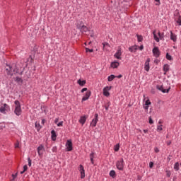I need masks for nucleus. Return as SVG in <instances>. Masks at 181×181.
<instances>
[{
	"instance_id": "obj_1",
	"label": "nucleus",
	"mask_w": 181,
	"mask_h": 181,
	"mask_svg": "<svg viewBox=\"0 0 181 181\" xmlns=\"http://www.w3.org/2000/svg\"><path fill=\"white\" fill-rule=\"evenodd\" d=\"M15 110H14V114L17 115V117H19V115H21L22 114V108L21 107V103L19 100H15Z\"/></svg>"
},
{
	"instance_id": "obj_2",
	"label": "nucleus",
	"mask_w": 181,
	"mask_h": 181,
	"mask_svg": "<svg viewBox=\"0 0 181 181\" xmlns=\"http://www.w3.org/2000/svg\"><path fill=\"white\" fill-rule=\"evenodd\" d=\"M153 39L154 40H156V42H157L158 43H159L160 40H163V33H160V31H158V35H156V30H155L154 31H153Z\"/></svg>"
},
{
	"instance_id": "obj_3",
	"label": "nucleus",
	"mask_w": 181,
	"mask_h": 181,
	"mask_svg": "<svg viewBox=\"0 0 181 181\" xmlns=\"http://www.w3.org/2000/svg\"><path fill=\"white\" fill-rule=\"evenodd\" d=\"M117 168L119 170H124V158H121L116 163Z\"/></svg>"
},
{
	"instance_id": "obj_4",
	"label": "nucleus",
	"mask_w": 181,
	"mask_h": 181,
	"mask_svg": "<svg viewBox=\"0 0 181 181\" xmlns=\"http://www.w3.org/2000/svg\"><path fill=\"white\" fill-rule=\"evenodd\" d=\"M97 122H98V114L95 113L94 119H93L90 122V127H93V128L97 126Z\"/></svg>"
},
{
	"instance_id": "obj_5",
	"label": "nucleus",
	"mask_w": 181,
	"mask_h": 181,
	"mask_svg": "<svg viewBox=\"0 0 181 181\" xmlns=\"http://www.w3.org/2000/svg\"><path fill=\"white\" fill-rule=\"evenodd\" d=\"M8 110H9V105L6 103L1 105L0 107V112H2V114H5V111H8Z\"/></svg>"
},
{
	"instance_id": "obj_6",
	"label": "nucleus",
	"mask_w": 181,
	"mask_h": 181,
	"mask_svg": "<svg viewBox=\"0 0 181 181\" xmlns=\"http://www.w3.org/2000/svg\"><path fill=\"white\" fill-rule=\"evenodd\" d=\"M37 151L39 156H43V152H45V146H43V145H40L37 147Z\"/></svg>"
},
{
	"instance_id": "obj_7",
	"label": "nucleus",
	"mask_w": 181,
	"mask_h": 181,
	"mask_svg": "<svg viewBox=\"0 0 181 181\" xmlns=\"http://www.w3.org/2000/svg\"><path fill=\"white\" fill-rule=\"evenodd\" d=\"M66 151L67 152H70L73 151V143H71V141L68 140L66 144Z\"/></svg>"
},
{
	"instance_id": "obj_8",
	"label": "nucleus",
	"mask_w": 181,
	"mask_h": 181,
	"mask_svg": "<svg viewBox=\"0 0 181 181\" xmlns=\"http://www.w3.org/2000/svg\"><path fill=\"white\" fill-rule=\"evenodd\" d=\"M78 170L81 173V179H84V177H86V172L84 170V167H83L82 165H79Z\"/></svg>"
},
{
	"instance_id": "obj_9",
	"label": "nucleus",
	"mask_w": 181,
	"mask_h": 181,
	"mask_svg": "<svg viewBox=\"0 0 181 181\" xmlns=\"http://www.w3.org/2000/svg\"><path fill=\"white\" fill-rule=\"evenodd\" d=\"M153 54L155 57H159V56H160V51H159V48H158V47H155L153 49Z\"/></svg>"
},
{
	"instance_id": "obj_10",
	"label": "nucleus",
	"mask_w": 181,
	"mask_h": 181,
	"mask_svg": "<svg viewBox=\"0 0 181 181\" xmlns=\"http://www.w3.org/2000/svg\"><path fill=\"white\" fill-rule=\"evenodd\" d=\"M122 55V51L121 49V47H119L117 51L116 52V53L115 54L114 57L116 59H119V60H121V56Z\"/></svg>"
},
{
	"instance_id": "obj_11",
	"label": "nucleus",
	"mask_w": 181,
	"mask_h": 181,
	"mask_svg": "<svg viewBox=\"0 0 181 181\" xmlns=\"http://www.w3.org/2000/svg\"><path fill=\"white\" fill-rule=\"evenodd\" d=\"M110 90H111V86H106L103 88V95H105V97H110Z\"/></svg>"
},
{
	"instance_id": "obj_12",
	"label": "nucleus",
	"mask_w": 181,
	"mask_h": 181,
	"mask_svg": "<svg viewBox=\"0 0 181 181\" xmlns=\"http://www.w3.org/2000/svg\"><path fill=\"white\" fill-rule=\"evenodd\" d=\"M163 122L162 120H159L157 124V132H160V131H163Z\"/></svg>"
},
{
	"instance_id": "obj_13",
	"label": "nucleus",
	"mask_w": 181,
	"mask_h": 181,
	"mask_svg": "<svg viewBox=\"0 0 181 181\" xmlns=\"http://www.w3.org/2000/svg\"><path fill=\"white\" fill-rule=\"evenodd\" d=\"M91 96V91L88 90L86 93V95L83 97L82 101H87Z\"/></svg>"
},
{
	"instance_id": "obj_14",
	"label": "nucleus",
	"mask_w": 181,
	"mask_h": 181,
	"mask_svg": "<svg viewBox=\"0 0 181 181\" xmlns=\"http://www.w3.org/2000/svg\"><path fill=\"white\" fill-rule=\"evenodd\" d=\"M151 62V59L148 58L147 59V60L146 61L145 64H144V70H146V71H149V63Z\"/></svg>"
},
{
	"instance_id": "obj_15",
	"label": "nucleus",
	"mask_w": 181,
	"mask_h": 181,
	"mask_svg": "<svg viewBox=\"0 0 181 181\" xmlns=\"http://www.w3.org/2000/svg\"><path fill=\"white\" fill-rule=\"evenodd\" d=\"M6 71V74H8V76H13V73L12 72V66L7 65Z\"/></svg>"
},
{
	"instance_id": "obj_16",
	"label": "nucleus",
	"mask_w": 181,
	"mask_h": 181,
	"mask_svg": "<svg viewBox=\"0 0 181 181\" xmlns=\"http://www.w3.org/2000/svg\"><path fill=\"white\" fill-rule=\"evenodd\" d=\"M156 89L159 90V91H162V93H169V89H168V90L163 89V86L157 85Z\"/></svg>"
},
{
	"instance_id": "obj_17",
	"label": "nucleus",
	"mask_w": 181,
	"mask_h": 181,
	"mask_svg": "<svg viewBox=\"0 0 181 181\" xmlns=\"http://www.w3.org/2000/svg\"><path fill=\"white\" fill-rule=\"evenodd\" d=\"M170 40H173L174 42H176L177 40V37L176 36V34L173 33V32L170 31Z\"/></svg>"
},
{
	"instance_id": "obj_18",
	"label": "nucleus",
	"mask_w": 181,
	"mask_h": 181,
	"mask_svg": "<svg viewBox=\"0 0 181 181\" xmlns=\"http://www.w3.org/2000/svg\"><path fill=\"white\" fill-rule=\"evenodd\" d=\"M129 52H131L132 53H135V52H136V50H138V48L136 47V45H134L132 47H130L129 48Z\"/></svg>"
},
{
	"instance_id": "obj_19",
	"label": "nucleus",
	"mask_w": 181,
	"mask_h": 181,
	"mask_svg": "<svg viewBox=\"0 0 181 181\" xmlns=\"http://www.w3.org/2000/svg\"><path fill=\"white\" fill-rule=\"evenodd\" d=\"M86 119H87V118H86V116L81 117V118L79 119L80 124H82V125H84V124H86Z\"/></svg>"
},
{
	"instance_id": "obj_20",
	"label": "nucleus",
	"mask_w": 181,
	"mask_h": 181,
	"mask_svg": "<svg viewBox=\"0 0 181 181\" xmlns=\"http://www.w3.org/2000/svg\"><path fill=\"white\" fill-rule=\"evenodd\" d=\"M119 66V63L118 62H114L111 63V67L112 69H117Z\"/></svg>"
},
{
	"instance_id": "obj_21",
	"label": "nucleus",
	"mask_w": 181,
	"mask_h": 181,
	"mask_svg": "<svg viewBox=\"0 0 181 181\" xmlns=\"http://www.w3.org/2000/svg\"><path fill=\"white\" fill-rule=\"evenodd\" d=\"M169 69H170V66H169V64H165L163 66V71H164V74H166V73H168V71H169Z\"/></svg>"
},
{
	"instance_id": "obj_22",
	"label": "nucleus",
	"mask_w": 181,
	"mask_h": 181,
	"mask_svg": "<svg viewBox=\"0 0 181 181\" xmlns=\"http://www.w3.org/2000/svg\"><path fill=\"white\" fill-rule=\"evenodd\" d=\"M110 176L111 177H112L113 179H115V177H117V174L115 173V170H112L110 172Z\"/></svg>"
},
{
	"instance_id": "obj_23",
	"label": "nucleus",
	"mask_w": 181,
	"mask_h": 181,
	"mask_svg": "<svg viewBox=\"0 0 181 181\" xmlns=\"http://www.w3.org/2000/svg\"><path fill=\"white\" fill-rule=\"evenodd\" d=\"M175 21L179 25V26H181V16H177V17L175 18Z\"/></svg>"
},
{
	"instance_id": "obj_24",
	"label": "nucleus",
	"mask_w": 181,
	"mask_h": 181,
	"mask_svg": "<svg viewBox=\"0 0 181 181\" xmlns=\"http://www.w3.org/2000/svg\"><path fill=\"white\" fill-rule=\"evenodd\" d=\"M51 134H52V141H56V138L57 136H56V132L54 130H52Z\"/></svg>"
},
{
	"instance_id": "obj_25",
	"label": "nucleus",
	"mask_w": 181,
	"mask_h": 181,
	"mask_svg": "<svg viewBox=\"0 0 181 181\" xmlns=\"http://www.w3.org/2000/svg\"><path fill=\"white\" fill-rule=\"evenodd\" d=\"M81 32H88V28L86 25H82V27L80 28Z\"/></svg>"
},
{
	"instance_id": "obj_26",
	"label": "nucleus",
	"mask_w": 181,
	"mask_h": 181,
	"mask_svg": "<svg viewBox=\"0 0 181 181\" xmlns=\"http://www.w3.org/2000/svg\"><path fill=\"white\" fill-rule=\"evenodd\" d=\"M83 25H84V24L83 23V21L77 23V24H76V27L79 30L81 29V28H83Z\"/></svg>"
},
{
	"instance_id": "obj_27",
	"label": "nucleus",
	"mask_w": 181,
	"mask_h": 181,
	"mask_svg": "<svg viewBox=\"0 0 181 181\" xmlns=\"http://www.w3.org/2000/svg\"><path fill=\"white\" fill-rule=\"evenodd\" d=\"M115 75H110V76H108L107 78V81H112V80H114L115 78Z\"/></svg>"
},
{
	"instance_id": "obj_28",
	"label": "nucleus",
	"mask_w": 181,
	"mask_h": 181,
	"mask_svg": "<svg viewBox=\"0 0 181 181\" xmlns=\"http://www.w3.org/2000/svg\"><path fill=\"white\" fill-rule=\"evenodd\" d=\"M35 125V128H37V130L40 131V128H41L40 127V124H39V122H36Z\"/></svg>"
},
{
	"instance_id": "obj_29",
	"label": "nucleus",
	"mask_w": 181,
	"mask_h": 181,
	"mask_svg": "<svg viewBox=\"0 0 181 181\" xmlns=\"http://www.w3.org/2000/svg\"><path fill=\"white\" fill-rule=\"evenodd\" d=\"M78 84H79V86H84V84H86V81H81V79H79L78 81Z\"/></svg>"
},
{
	"instance_id": "obj_30",
	"label": "nucleus",
	"mask_w": 181,
	"mask_h": 181,
	"mask_svg": "<svg viewBox=\"0 0 181 181\" xmlns=\"http://www.w3.org/2000/svg\"><path fill=\"white\" fill-rule=\"evenodd\" d=\"M26 170H28V165H25L23 166V170L21 172V175H23L25 172H26Z\"/></svg>"
},
{
	"instance_id": "obj_31",
	"label": "nucleus",
	"mask_w": 181,
	"mask_h": 181,
	"mask_svg": "<svg viewBox=\"0 0 181 181\" xmlns=\"http://www.w3.org/2000/svg\"><path fill=\"white\" fill-rule=\"evenodd\" d=\"M136 36L138 42H142V40H144V37H142V35H136Z\"/></svg>"
},
{
	"instance_id": "obj_32",
	"label": "nucleus",
	"mask_w": 181,
	"mask_h": 181,
	"mask_svg": "<svg viewBox=\"0 0 181 181\" xmlns=\"http://www.w3.org/2000/svg\"><path fill=\"white\" fill-rule=\"evenodd\" d=\"M103 49H108V47H110V44H108L107 42H104V43H103Z\"/></svg>"
},
{
	"instance_id": "obj_33",
	"label": "nucleus",
	"mask_w": 181,
	"mask_h": 181,
	"mask_svg": "<svg viewBox=\"0 0 181 181\" xmlns=\"http://www.w3.org/2000/svg\"><path fill=\"white\" fill-rule=\"evenodd\" d=\"M179 163H176L175 165H174V169L175 170H176L177 172V170H179Z\"/></svg>"
},
{
	"instance_id": "obj_34",
	"label": "nucleus",
	"mask_w": 181,
	"mask_h": 181,
	"mask_svg": "<svg viewBox=\"0 0 181 181\" xmlns=\"http://www.w3.org/2000/svg\"><path fill=\"white\" fill-rule=\"evenodd\" d=\"M115 152H118V151H119V144H116L115 146Z\"/></svg>"
},
{
	"instance_id": "obj_35",
	"label": "nucleus",
	"mask_w": 181,
	"mask_h": 181,
	"mask_svg": "<svg viewBox=\"0 0 181 181\" xmlns=\"http://www.w3.org/2000/svg\"><path fill=\"white\" fill-rule=\"evenodd\" d=\"M15 81H16L17 83H22L23 82L22 78H19V77H16L15 78Z\"/></svg>"
},
{
	"instance_id": "obj_36",
	"label": "nucleus",
	"mask_w": 181,
	"mask_h": 181,
	"mask_svg": "<svg viewBox=\"0 0 181 181\" xmlns=\"http://www.w3.org/2000/svg\"><path fill=\"white\" fill-rule=\"evenodd\" d=\"M166 59L167 60H172V56L169 54V53L166 54Z\"/></svg>"
},
{
	"instance_id": "obj_37",
	"label": "nucleus",
	"mask_w": 181,
	"mask_h": 181,
	"mask_svg": "<svg viewBox=\"0 0 181 181\" xmlns=\"http://www.w3.org/2000/svg\"><path fill=\"white\" fill-rule=\"evenodd\" d=\"M110 105H111V103L108 102L107 105L105 106L106 111H108V108H110Z\"/></svg>"
},
{
	"instance_id": "obj_38",
	"label": "nucleus",
	"mask_w": 181,
	"mask_h": 181,
	"mask_svg": "<svg viewBox=\"0 0 181 181\" xmlns=\"http://www.w3.org/2000/svg\"><path fill=\"white\" fill-rule=\"evenodd\" d=\"M86 53H88V52H90V53H93V49H88V48H86Z\"/></svg>"
},
{
	"instance_id": "obj_39",
	"label": "nucleus",
	"mask_w": 181,
	"mask_h": 181,
	"mask_svg": "<svg viewBox=\"0 0 181 181\" xmlns=\"http://www.w3.org/2000/svg\"><path fill=\"white\" fill-rule=\"evenodd\" d=\"M28 166H32V160L30 159V158H28Z\"/></svg>"
},
{
	"instance_id": "obj_40",
	"label": "nucleus",
	"mask_w": 181,
	"mask_h": 181,
	"mask_svg": "<svg viewBox=\"0 0 181 181\" xmlns=\"http://www.w3.org/2000/svg\"><path fill=\"white\" fill-rule=\"evenodd\" d=\"M151 105V100H149V99H148L146 102H145V105Z\"/></svg>"
},
{
	"instance_id": "obj_41",
	"label": "nucleus",
	"mask_w": 181,
	"mask_h": 181,
	"mask_svg": "<svg viewBox=\"0 0 181 181\" xmlns=\"http://www.w3.org/2000/svg\"><path fill=\"white\" fill-rule=\"evenodd\" d=\"M148 122H149V124H153V120L152 119V117H149L148 118Z\"/></svg>"
},
{
	"instance_id": "obj_42",
	"label": "nucleus",
	"mask_w": 181,
	"mask_h": 181,
	"mask_svg": "<svg viewBox=\"0 0 181 181\" xmlns=\"http://www.w3.org/2000/svg\"><path fill=\"white\" fill-rule=\"evenodd\" d=\"M57 127H63V121L59 122L58 124H57Z\"/></svg>"
},
{
	"instance_id": "obj_43",
	"label": "nucleus",
	"mask_w": 181,
	"mask_h": 181,
	"mask_svg": "<svg viewBox=\"0 0 181 181\" xmlns=\"http://www.w3.org/2000/svg\"><path fill=\"white\" fill-rule=\"evenodd\" d=\"M170 175H171L170 171H166V176L168 177H170Z\"/></svg>"
},
{
	"instance_id": "obj_44",
	"label": "nucleus",
	"mask_w": 181,
	"mask_h": 181,
	"mask_svg": "<svg viewBox=\"0 0 181 181\" xmlns=\"http://www.w3.org/2000/svg\"><path fill=\"white\" fill-rule=\"evenodd\" d=\"M16 176H18V173L12 175L13 180H15V179L16 178Z\"/></svg>"
},
{
	"instance_id": "obj_45",
	"label": "nucleus",
	"mask_w": 181,
	"mask_h": 181,
	"mask_svg": "<svg viewBox=\"0 0 181 181\" xmlns=\"http://www.w3.org/2000/svg\"><path fill=\"white\" fill-rule=\"evenodd\" d=\"M149 168H150L151 169H152V168H153V162H150V163H149Z\"/></svg>"
},
{
	"instance_id": "obj_46",
	"label": "nucleus",
	"mask_w": 181,
	"mask_h": 181,
	"mask_svg": "<svg viewBox=\"0 0 181 181\" xmlns=\"http://www.w3.org/2000/svg\"><path fill=\"white\" fill-rule=\"evenodd\" d=\"M90 159H94V153L90 154Z\"/></svg>"
},
{
	"instance_id": "obj_47",
	"label": "nucleus",
	"mask_w": 181,
	"mask_h": 181,
	"mask_svg": "<svg viewBox=\"0 0 181 181\" xmlns=\"http://www.w3.org/2000/svg\"><path fill=\"white\" fill-rule=\"evenodd\" d=\"M15 148H19V141H17V142L15 144Z\"/></svg>"
},
{
	"instance_id": "obj_48",
	"label": "nucleus",
	"mask_w": 181,
	"mask_h": 181,
	"mask_svg": "<svg viewBox=\"0 0 181 181\" xmlns=\"http://www.w3.org/2000/svg\"><path fill=\"white\" fill-rule=\"evenodd\" d=\"M157 4L156 5H160V0H154Z\"/></svg>"
},
{
	"instance_id": "obj_49",
	"label": "nucleus",
	"mask_w": 181,
	"mask_h": 181,
	"mask_svg": "<svg viewBox=\"0 0 181 181\" xmlns=\"http://www.w3.org/2000/svg\"><path fill=\"white\" fill-rule=\"evenodd\" d=\"M144 110H148L149 105H145L144 106Z\"/></svg>"
},
{
	"instance_id": "obj_50",
	"label": "nucleus",
	"mask_w": 181,
	"mask_h": 181,
	"mask_svg": "<svg viewBox=\"0 0 181 181\" xmlns=\"http://www.w3.org/2000/svg\"><path fill=\"white\" fill-rule=\"evenodd\" d=\"M154 151H155V152H156V153H158V152H159V148H158L157 147H156V148H154Z\"/></svg>"
},
{
	"instance_id": "obj_51",
	"label": "nucleus",
	"mask_w": 181,
	"mask_h": 181,
	"mask_svg": "<svg viewBox=\"0 0 181 181\" xmlns=\"http://www.w3.org/2000/svg\"><path fill=\"white\" fill-rule=\"evenodd\" d=\"M84 91H87V88H83L81 90V93H84Z\"/></svg>"
},
{
	"instance_id": "obj_52",
	"label": "nucleus",
	"mask_w": 181,
	"mask_h": 181,
	"mask_svg": "<svg viewBox=\"0 0 181 181\" xmlns=\"http://www.w3.org/2000/svg\"><path fill=\"white\" fill-rule=\"evenodd\" d=\"M57 122H59V118H56L54 120V124H58Z\"/></svg>"
},
{
	"instance_id": "obj_53",
	"label": "nucleus",
	"mask_w": 181,
	"mask_h": 181,
	"mask_svg": "<svg viewBox=\"0 0 181 181\" xmlns=\"http://www.w3.org/2000/svg\"><path fill=\"white\" fill-rule=\"evenodd\" d=\"M92 165H94V158H90Z\"/></svg>"
},
{
	"instance_id": "obj_54",
	"label": "nucleus",
	"mask_w": 181,
	"mask_h": 181,
	"mask_svg": "<svg viewBox=\"0 0 181 181\" xmlns=\"http://www.w3.org/2000/svg\"><path fill=\"white\" fill-rule=\"evenodd\" d=\"M13 73H14V74H16V73H18V69H13Z\"/></svg>"
},
{
	"instance_id": "obj_55",
	"label": "nucleus",
	"mask_w": 181,
	"mask_h": 181,
	"mask_svg": "<svg viewBox=\"0 0 181 181\" xmlns=\"http://www.w3.org/2000/svg\"><path fill=\"white\" fill-rule=\"evenodd\" d=\"M139 49H140V50H144V45H141V46L139 47Z\"/></svg>"
},
{
	"instance_id": "obj_56",
	"label": "nucleus",
	"mask_w": 181,
	"mask_h": 181,
	"mask_svg": "<svg viewBox=\"0 0 181 181\" xmlns=\"http://www.w3.org/2000/svg\"><path fill=\"white\" fill-rule=\"evenodd\" d=\"M117 78H122V75L120 74V75L117 76Z\"/></svg>"
},
{
	"instance_id": "obj_57",
	"label": "nucleus",
	"mask_w": 181,
	"mask_h": 181,
	"mask_svg": "<svg viewBox=\"0 0 181 181\" xmlns=\"http://www.w3.org/2000/svg\"><path fill=\"white\" fill-rule=\"evenodd\" d=\"M144 134H148V129H144Z\"/></svg>"
},
{
	"instance_id": "obj_58",
	"label": "nucleus",
	"mask_w": 181,
	"mask_h": 181,
	"mask_svg": "<svg viewBox=\"0 0 181 181\" xmlns=\"http://www.w3.org/2000/svg\"><path fill=\"white\" fill-rule=\"evenodd\" d=\"M45 122H46V120H45V119H43L42 120V124H45Z\"/></svg>"
},
{
	"instance_id": "obj_59",
	"label": "nucleus",
	"mask_w": 181,
	"mask_h": 181,
	"mask_svg": "<svg viewBox=\"0 0 181 181\" xmlns=\"http://www.w3.org/2000/svg\"><path fill=\"white\" fill-rule=\"evenodd\" d=\"M171 142L170 141H167V145H170Z\"/></svg>"
},
{
	"instance_id": "obj_60",
	"label": "nucleus",
	"mask_w": 181,
	"mask_h": 181,
	"mask_svg": "<svg viewBox=\"0 0 181 181\" xmlns=\"http://www.w3.org/2000/svg\"><path fill=\"white\" fill-rule=\"evenodd\" d=\"M52 151L54 152L56 151V148H53Z\"/></svg>"
},
{
	"instance_id": "obj_61",
	"label": "nucleus",
	"mask_w": 181,
	"mask_h": 181,
	"mask_svg": "<svg viewBox=\"0 0 181 181\" xmlns=\"http://www.w3.org/2000/svg\"><path fill=\"white\" fill-rule=\"evenodd\" d=\"M154 63H158V61H154Z\"/></svg>"
},
{
	"instance_id": "obj_62",
	"label": "nucleus",
	"mask_w": 181,
	"mask_h": 181,
	"mask_svg": "<svg viewBox=\"0 0 181 181\" xmlns=\"http://www.w3.org/2000/svg\"><path fill=\"white\" fill-rule=\"evenodd\" d=\"M180 1H181V0H180Z\"/></svg>"
}]
</instances>
